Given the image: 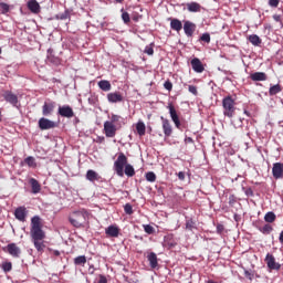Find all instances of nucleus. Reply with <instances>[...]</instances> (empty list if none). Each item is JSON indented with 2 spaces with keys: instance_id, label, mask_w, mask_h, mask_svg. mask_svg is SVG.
Segmentation results:
<instances>
[{
  "instance_id": "obj_41",
  "label": "nucleus",
  "mask_w": 283,
  "mask_h": 283,
  "mask_svg": "<svg viewBox=\"0 0 283 283\" xmlns=\"http://www.w3.org/2000/svg\"><path fill=\"white\" fill-rule=\"evenodd\" d=\"M2 270L6 273L11 272L12 271V262H3Z\"/></svg>"
},
{
  "instance_id": "obj_48",
  "label": "nucleus",
  "mask_w": 283,
  "mask_h": 283,
  "mask_svg": "<svg viewBox=\"0 0 283 283\" xmlns=\"http://www.w3.org/2000/svg\"><path fill=\"white\" fill-rule=\"evenodd\" d=\"M164 87H165V90H167L168 92H171L172 88H174V84H172V82H170V81H166V82L164 83Z\"/></svg>"
},
{
  "instance_id": "obj_49",
  "label": "nucleus",
  "mask_w": 283,
  "mask_h": 283,
  "mask_svg": "<svg viewBox=\"0 0 283 283\" xmlns=\"http://www.w3.org/2000/svg\"><path fill=\"white\" fill-rule=\"evenodd\" d=\"M188 91H189V93H191V94L195 95V96L198 95V88H197V86H195V85H189V86H188Z\"/></svg>"
},
{
  "instance_id": "obj_4",
  "label": "nucleus",
  "mask_w": 283,
  "mask_h": 283,
  "mask_svg": "<svg viewBox=\"0 0 283 283\" xmlns=\"http://www.w3.org/2000/svg\"><path fill=\"white\" fill-rule=\"evenodd\" d=\"M237 103L232 96H226L222 99L223 115L228 118H233L235 115Z\"/></svg>"
},
{
  "instance_id": "obj_53",
  "label": "nucleus",
  "mask_w": 283,
  "mask_h": 283,
  "mask_svg": "<svg viewBox=\"0 0 283 283\" xmlns=\"http://www.w3.org/2000/svg\"><path fill=\"white\" fill-rule=\"evenodd\" d=\"M178 179L184 181L186 179V172L185 171H179L178 172Z\"/></svg>"
},
{
  "instance_id": "obj_54",
  "label": "nucleus",
  "mask_w": 283,
  "mask_h": 283,
  "mask_svg": "<svg viewBox=\"0 0 283 283\" xmlns=\"http://www.w3.org/2000/svg\"><path fill=\"white\" fill-rule=\"evenodd\" d=\"M98 283H107V277L103 274H99Z\"/></svg>"
},
{
  "instance_id": "obj_35",
  "label": "nucleus",
  "mask_w": 283,
  "mask_h": 283,
  "mask_svg": "<svg viewBox=\"0 0 283 283\" xmlns=\"http://www.w3.org/2000/svg\"><path fill=\"white\" fill-rule=\"evenodd\" d=\"M145 177L148 182H156L157 180V175L154 171L146 172Z\"/></svg>"
},
{
  "instance_id": "obj_1",
  "label": "nucleus",
  "mask_w": 283,
  "mask_h": 283,
  "mask_svg": "<svg viewBox=\"0 0 283 283\" xmlns=\"http://www.w3.org/2000/svg\"><path fill=\"white\" fill-rule=\"evenodd\" d=\"M114 170L118 177H134L136 175L135 168L128 164V158L124 153H119L117 159L114 161Z\"/></svg>"
},
{
  "instance_id": "obj_45",
  "label": "nucleus",
  "mask_w": 283,
  "mask_h": 283,
  "mask_svg": "<svg viewBox=\"0 0 283 283\" xmlns=\"http://www.w3.org/2000/svg\"><path fill=\"white\" fill-rule=\"evenodd\" d=\"M144 53L147 54L148 56H153L154 53H155V50L151 45H146L145 50H144Z\"/></svg>"
},
{
  "instance_id": "obj_56",
  "label": "nucleus",
  "mask_w": 283,
  "mask_h": 283,
  "mask_svg": "<svg viewBox=\"0 0 283 283\" xmlns=\"http://www.w3.org/2000/svg\"><path fill=\"white\" fill-rule=\"evenodd\" d=\"M279 241H280V243L283 244V230L281 231V233L279 235Z\"/></svg>"
},
{
  "instance_id": "obj_52",
  "label": "nucleus",
  "mask_w": 283,
  "mask_h": 283,
  "mask_svg": "<svg viewBox=\"0 0 283 283\" xmlns=\"http://www.w3.org/2000/svg\"><path fill=\"white\" fill-rule=\"evenodd\" d=\"M244 275L248 277L250 281L253 280V274L249 270H244Z\"/></svg>"
},
{
  "instance_id": "obj_10",
  "label": "nucleus",
  "mask_w": 283,
  "mask_h": 283,
  "mask_svg": "<svg viewBox=\"0 0 283 283\" xmlns=\"http://www.w3.org/2000/svg\"><path fill=\"white\" fill-rule=\"evenodd\" d=\"M169 115L177 129L181 128V122L174 105H168Z\"/></svg>"
},
{
  "instance_id": "obj_16",
  "label": "nucleus",
  "mask_w": 283,
  "mask_h": 283,
  "mask_svg": "<svg viewBox=\"0 0 283 283\" xmlns=\"http://www.w3.org/2000/svg\"><path fill=\"white\" fill-rule=\"evenodd\" d=\"M107 101L111 104L122 103L124 101V96L119 92L108 93Z\"/></svg>"
},
{
  "instance_id": "obj_19",
  "label": "nucleus",
  "mask_w": 283,
  "mask_h": 283,
  "mask_svg": "<svg viewBox=\"0 0 283 283\" xmlns=\"http://www.w3.org/2000/svg\"><path fill=\"white\" fill-rule=\"evenodd\" d=\"M27 7H28L29 11L33 14H39L41 11V6L36 0L28 1Z\"/></svg>"
},
{
  "instance_id": "obj_36",
  "label": "nucleus",
  "mask_w": 283,
  "mask_h": 283,
  "mask_svg": "<svg viewBox=\"0 0 283 283\" xmlns=\"http://www.w3.org/2000/svg\"><path fill=\"white\" fill-rule=\"evenodd\" d=\"M10 12V6L4 2H0V14H7Z\"/></svg>"
},
{
  "instance_id": "obj_31",
  "label": "nucleus",
  "mask_w": 283,
  "mask_h": 283,
  "mask_svg": "<svg viewBox=\"0 0 283 283\" xmlns=\"http://www.w3.org/2000/svg\"><path fill=\"white\" fill-rule=\"evenodd\" d=\"M282 92V86L280 84L272 85L269 90L270 96H275Z\"/></svg>"
},
{
  "instance_id": "obj_55",
  "label": "nucleus",
  "mask_w": 283,
  "mask_h": 283,
  "mask_svg": "<svg viewBox=\"0 0 283 283\" xmlns=\"http://www.w3.org/2000/svg\"><path fill=\"white\" fill-rule=\"evenodd\" d=\"M273 20H274L275 22H281V21H282V18L280 17V14H274V15H273Z\"/></svg>"
},
{
  "instance_id": "obj_58",
  "label": "nucleus",
  "mask_w": 283,
  "mask_h": 283,
  "mask_svg": "<svg viewBox=\"0 0 283 283\" xmlns=\"http://www.w3.org/2000/svg\"><path fill=\"white\" fill-rule=\"evenodd\" d=\"M207 283H218V282L214 280H208Z\"/></svg>"
},
{
  "instance_id": "obj_62",
  "label": "nucleus",
  "mask_w": 283,
  "mask_h": 283,
  "mask_svg": "<svg viewBox=\"0 0 283 283\" xmlns=\"http://www.w3.org/2000/svg\"><path fill=\"white\" fill-rule=\"evenodd\" d=\"M2 120V118L0 117V122Z\"/></svg>"
},
{
  "instance_id": "obj_5",
  "label": "nucleus",
  "mask_w": 283,
  "mask_h": 283,
  "mask_svg": "<svg viewBox=\"0 0 283 283\" xmlns=\"http://www.w3.org/2000/svg\"><path fill=\"white\" fill-rule=\"evenodd\" d=\"M117 130L118 127L116 124H113V122L109 120L104 122V134L107 138H114Z\"/></svg>"
},
{
  "instance_id": "obj_13",
  "label": "nucleus",
  "mask_w": 283,
  "mask_h": 283,
  "mask_svg": "<svg viewBox=\"0 0 283 283\" xmlns=\"http://www.w3.org/2000/svg\"><path fill=\"white\" fill-rule=\"evenodd\" d=\"M3 99L9 103L10 105H12L13 107H15L19 103V98L18 95H15L14 93H12L11 91H6L3 93Z\"/></svg>"
},
{
  "instance_id": "obj_22",
  "label": "nucleus",
  "mask_w": 283,
  "mask_h": 283,
  "mask_svg": "<svg viewBox=\"0 0 283 283\" xmlns=\"http://www.w3.org/2000/svg\"><path fill=\"white\" fill-rule=\"evenodd\" d=\"M170 29L179 33L184 29V24L179 19H170Z\"/></svg>"
},
{
  "instance_id": "obj_12",
  "label": "nucleus",
  "mask_w": 283,
  "mask_h": 283,
  "mask_svg": "<svg viewBox=\"0 0 283 283\" xmlns=\"http://www.w3.org/2000/svg\"><path fill=\"white\" fill-rule=\"evenodd\" d=\"M272 176L275 180L283 178V163H274L272 166Z\"/></svg>"
},
{
  "instance_id": "obj_42",
  "label": "nucleus",
  "mask_w": 283,
  "mask_h": 283,
  "mask_svg": "<svg viewBox=\"0 0 283 283\" xmlns=\"http://www.w3.org/2000/svg\"><path fill=\"white\" fill-rule=\"evenodd\" d=\"M69 18H70L69 11H64L63 13L56 14V19L61 21L67 20Z\"/></svg>"
},
{
  "instance_id": "obj_9",
  "label": "nucleus",
  "mask_w": 283,
  "mask_h": 283,
  "mask_svg": "<svg viewBox=\"0 0 283 283\" xmlns=\"http://www.w3.org/2000/svg\"><path fill=\"white\" fill-rule=\"evenodd\" d=\"M57 114L64 118H73L74 111L70 105L59 106Z\"/></svg>"
},
{
  "instance_id": "obj_59",
  "label": "nucleus",
  "mask_w": 283,
  "mask_h": 283,
  "mask_svg": "<svg viewBox=\"0 0 283 283\" xmlns=\"http://www.w3.org/2000/svg\"><path fill=\"white\" fill-rule=\"evenodd\" d=\"M54 254L56 255V256H59L60 255V251H54Z\"/></svg>"
},
{
  "instance_id": "obj_6",
  "label": "nucleus",
  "mask_w": 283,
  "mask_h": 283,
  "mask_svg": "<svg viewBox=\"0 0 283 283\" xmlns=\"http://www.w3.org/2000/svg\"><path fill=\"white\" fill-rule=\"evenodd\" d=\"M4 251L10 254L12 258L19 259L21 256V248L17 243H8L4 248Z\"/></svg>"
},
{
  "instance_id": "obj_15",
  "label": "nucleus",
  "mask_w": 283,
  "mask_h": 283,
  "mask_svg": "<svg viewBox=\"0 0 283 283\" xmlns=\"http://www.w3.org/2000/svg\"><path fill=\"white\" fill-rule=\"evenodd\" d=\"M55 109V102H44L42 106V115L48 117L53 114Z\"/></svg>"
},
{
  "instance_id": "obj_43",
  "label": "nucleus",
  "mask_w": 283,
  "mask_h": 283,
  "mask_svg": "<svg viewBox=\"0 0 283 283\" xmlns=\"http://www.w3.org/2000/svg\"><path fill=\"white\" fill-rule=\"evenodd\" d=\"M144 231L147 234H154L155 233V228L151 224H144Z\"/></svg>"
},
{
  "instance_id": "obj_38",
  "label": "nucleus",
  "mask_w": 283,
  "mask_h": 283,
  "mask_svg": "<svg viewBox=\"0 0 283 283\" xmlns=\"http://www.w3.org/2000/svg\"><path fill=\"white\" fill-rule=\"evenodd\" d=\"M273 231V227L271 224H264L263 228L261 229V232L263 234H271V232Z\"/></svg>"
},
{
  "instance_id": "obj_30",
  "label": "nucleus",
  "mask_w": 283,
  "mask_h": 283,
  "mask_svg": "<svg viewBox=\"0 0 283 283\" xmlns=\"http://www.w3.org/2000/svg\"><path fill=\"white\" fill-rule=\"evenodd\" d=\"M249 42L254 46H260L262 44V39H260L258 34H251L249 36Z\"/></svg>"
},
{
  "instance_id": "obj_32",
  "label": "nucleus",
  "mask_w": 283,
  "mask_h": 283,
  "mask_svg": "<svg viewBox=\"0 0 283 283\" xmlns=\"http://www.w3.org/2000/svg\"><path fill=\"white\" fill-rule=\"evenodd\" d=\"M87 263L86 255H77L74 258V264L75 265H85Z\"/></svg>"
},
{
  "instance_id": "obj_46",
  "label": "nucleus",
  "mask_w": 283,
  "mask_h": 283,
  "mask_svg": "<svg viewBox=\"0 0 283 283\" xmlns=\"http://www.w3.org/2000/svg\"><path fill=\"white\" fill-rule=\"evenodd\" d=\"M124 211L126 214L132 216L134 213L133 206L130 203H126L124 206Z\"/></svg>"
},
{
  "instance_id": "obj_39",
  "label": "nucleus",
  "mask_w": 283,
  "mask_h": 283,
  "mask_svg": "<svg viewBox=\"0 0 283 283\" xmlns=\"http://www.w3.org/2000/svg\"><path fill=\"white\" fill-rule=\"evenodd\" d=\"M196 228V222L192 219L186 221V229L192 231Z\"/></svg>"
},
{
  "instance_id": "obj_37",
  "label": "nucleus",
  "mask_w": 283,
  "mask_h": 283,
  "mask_svg": "<svg viewBox=\"0 0 283 283\" xmlns=\"http://www.w3.org/2000/svg\"><path fill=\"white\" fill-rule=\"evenodd\" d=\"M53 49H48V61L54 64L59 63V59L52 57Z\"/></svg>"
},
{
  "instance_id": "obj_50",
  "label": "nucleus",
  "mask_w": 283,
  "mask_h": 283,
  "mask_svg": "<svg viewBox=\"0 0 283 283\" xmlns=\"http://www.w3.org/2000/svg\"><path fill=\"white\" fill-rule=\"evenodd\" d=\"M269 6L271 8H277L280 6V0H269Z\"/></svg>"
},
{
  "instance_id": "obj_29",
  "label": "nucleus",
  "mask_w": 283,
  "mask_h": 283,
  "mask_svg": "<svg viewBox=\"0 0 283 283\" xmlns=\"http://www.w3.org/2000/svg\"><path fill=\"white\" fill-rule=\"evenodd\" d=\"M136 130L139 136H145L146 135V124L144 122L139 120L136 124Z\"/></svg>"
},
{
  "instance_id": "obj_34",
  "label": "nucleus",
  "mask_w": 283,
  "mask_h": 283,
  "mask_svg": "<svg viewBox=\"0 0 283 283\" xmlns=\"http://www.w3.org/2000/svg\"><path fill=\"white\" fill-rule=\"evenodd\" d=\"M264 220L268 223H273L275 221V212H273V211L266 212L264 216Z\"/></svg>"
},
{
  "instance_id": "obj_18",
  "label": "nucleus",
  "mask_w": 283,
  "mask_h": 283,
  "mask_svg": "<svg viewBox=\"0 0 283 283\" xmlns=\"http://www.w3.org/2000/svg\"><path fill=\"white\" fill-rule=\"evenodd\" d=\"M105 234L111 238H118L120 234V229L117 226L111 224L105 229Z\"/></svg>"
},
{
  "instance_id": "obj_14",
  "label": "nucleus",
  "mask_w": 283,
  "mask_h": 283,
  "mask_svg": "<svg viewBox=\"0 0 283 283\" xmlns=\"http://www.w3.org/2000/svg\"><path fill=\"white\" fill-rule=\"evenodd\" d=\"M190 64H191L192 71L198 73V74L203 73L205 70H206L203 63L198 57H193L191 60Z\"/></svg>"
},
{
  "instance_id": "obj_28",
  "label": "nucleus",
  "mask_w": 283,
  "mask_h": 283,
  "mask_svg": "<svg viewBox=\"0 0 283 283\" xmlns=\"http://www.w3.org/2000/svg\"><path fill=\"white\" fill-rule=\"evenodd\" d=\"M98 87L99 90H102L103 92H109L112 91V84L109 81L107 80H102L98 82Z\"/></svg>"
},
{
  "instance_id": "obj_24",
  "label": "nucleus",
  "mask_w": 283,
  "mask_h": 283,
  "mask_svg": "<svg viewBox=\"0 0 283 283\" xmlns=\"http://www.w3.org/2000/svg\"><path fill=\"white\" fill-rule=\"evenodd\" d=\"M250 78L253 82H264V81H266V73H264V72H254L250 75Z\"/></svg>"
},
{
  "instance_id": "obj_47",
  "label": "nucleus",
  "mask_w": 283,
  "mask_h": 283,
  "mask_svg": "<svg viewBox=\"0 0 283 283\" xmlns=\"http://www.w3.org/2000/svg\"><path fill=\"white\" fill-rule=\"evenodd\" d=\"M122 20L125 24H128L130 22V15L128 12H123L122 13Z\"/></svg>"
},
{
  "instance_id": "obj_23",
  "label": "nucleus",
  "mask_w": 283,
  "mask_h": 283,
  "mask_svg": "<svg viewBox=\"0 0 283 283\" xmlns=\"http://www.w3.org/2000/svg\"><path fill=\"white\" fill-rule=\"evenodd\" d=\"M201 9H202V7L198 2H189V3H187V10L190 13L201 12Z\"/></svg>"
},
{
  "instance_id": "obj_57",
  "label": "nucleus",
  "mask_w": 283,
  "mask_h": 283,
  "mask_svg": "<svg viewBox=\"0 0 283 283\" xmlns=\"http://www.w3.org/2000/svg\"><path fill=\"white\" fill-rule=\"evenodd\" d=\"M187 143H193V139L191 137L186 138Z\"/></svg>"
},
{
  "instance_id": "obj_51",
  "label": "nucleus",
  "mask_w": 283,
  "mask_h": 283,
  "mask_svg": "<svg viewBox=\"0 0 283 283\" xmlns=\"http://www.w3.org/2000/svg\"><path fill=\"white\" fill-rule=\"evenodd\" d=\"M223 231H224V224L218 223V224H217V233H218V234H222Z\"/></svg>"
},
{
  "instance_id": "obj_60",
  "label": "nucleus",
  "mask_w": 283,
  "mask_h": 283,
  "mask_svg": "<svg viewBox=\"0 0 283 283\" xmlns=\"http://www.w3.org/2000/svg\"><path fill=\"white\" fill-rule=\"evenodd\" d=\"M124 0H116L117 3H123Z\"/></svg>"
},
{
  "instance_id": "obj_17",
  "label": "nucleus",
  "mask_w": 283,
  "mask_h": 283,
  "mask_svg": "<svg viewBox=\"0 0 283 283\" xmlns=\"http://www.w3.org/2000/svg\"><path fill=\"white\" fill-rule=\"evenodd\" d=\"M163 122V132L166 137H170L172 135V126L169 119L165 118L164 116L160 117Z\"/></svg>"
},
{
  "instance_id": "obj_27",
  "label": "nucleus",
  "mask_w": 283,
  "mask_h": 283,
  "mask_svg": "<svg viewBox=\"0 0 283 283\" xmlns=\"http://www.w3.org/2000/svg\"><path fill=\"white\" fill-rule=\"evenodd\" d=\"M99 179V175L93 170V169H88L86 171V180L91 181V182H95Z\"/></svg>"
},
{
  "instance_id": "obj_33",
  "label": "nucleus",
  "mask_w": 283,
  "mask_h": 283,
  "mask_svg": "<svg viewBox=\"0 0 283 283\" xmlns=\"http://www.w3.org/2000/svg\"><path fill=\"white\" fill-rule=\"evenodd\" d=\"M24 163L28 165V167L30 168H35L36 167V161H35V158L33 156H28L25 159H24Z\"/></svg>"
},
{
  "instance_id": "obj_44",
  "label": "nucleus",
  "mask_w": 283,
  "mask_h": 283,
  "mask_svg": "<svg viewBox=\"0 0 283 283\" xmlns=\"http://www.w3.org/2000/svg\"><path fill=\"white\" fill-rule=\"evenodd\" d=\"M33 243H34V248L36 249V251H42L43 250V242L41 240H33Z\"/></svg>"
},
{
  "instance_id": "obj_40",
  "label": "nucleus",
  "mask_w": 283,
  "mask_h": 283,
  "mask_svg": "<svg viewBox=\"0 0 283 283\" xmlns=\"http://www.w3.org/2000/svg\"><path fill=\"white\" fill-rule=\"evenodd\" d=\"M200 41L209 44L211 42V35L210 33L206 32L200 36Z\"/></svg>"
},
{
  "instance_id": "obj_20",
  "label": "nucleus",
  "mask_w": 283,
  "mask_h": 283,
  "mask_svg": "<svg viewBox=\"0 0 283 283\" xmlns=\"http://www.w3.org/2000/svg\"><path fill=\"white\" fill-rule=\"evenodd\" d=\"M14 217L17 220H19L20 222H24L27 219V208L25 207H18L14 210Z\"/></svg>"
},
{
  "instance_id": "obj_2",
  "label": "nucleus",
  "mask_w": 283,
  "mask_h": 283,
  "mask_svg": "<svg viewBox=\"0 0 283 283\" xmlns=\"http://www.w3.org/2000/svg\"><path fill=\"white\" fill-rule=\"evenodd\" d=\"M92 217L91 211L85 208L74 210L69 214V221L74 228H84L90 223Z\"/></svg>"
},
{
  "instance_id": "obj_11",
  "label": "nucleus",
  "mask_w": 283,
  "mask_h": 283,
  "mask_svg": "<svg viewBox=\"0 0 283 283\" xmlns=\"http://www.w3.org/2000/svg\"><path fill=\"white\" fill-rule=\"evenodd\" d=\"M197 30V24L187 20L184 23V32L186 34L187 38H192L195 32Z\"/></svg>"
},
{
  "instance_id": "obj_21",
  "label": "nucleus",
  "mask_w": 283,
  "mask_h": 283,
  "mask_svg": "<svg viewBox=\"0 0 283 283\" xmlns=\"http://www.w3.org/2000/svg\"><path fill=\"white\" fill-rule=\"evenodd\" d=\"M29 184L31 186V192L38 195L41 192V184L35 178H30Z\"/></svg>"
},
{
  "instance_id": "obj_7",
  "label": "nucleus",
  "mask_w": 283,
  "mask_h": 283,
  "mask_svg": "<svg viewBox=\"0 0 283 283\" xmlns=\"http://www.w3.org/2000/svg\"><path fill=\"white\" fill-rule=\"evenodd\" d=\"M40 130H50L56 127V123L45 117H41L38 122Z\"/></svg>"
},
{
  "instance_id": "obj_3",
  "label": "nucleus",
  "mask_w": 283,
  "mask_h": 283,
  "mask_svg": "<svg viewBox=\"0 0 283 283\" xmlns=\"http://www.w3.org/2000/svg\"><path fill=\"white\" fill-rule=\"evenodd\" d=\"M30 234L33 241H42L45 238V233L41 228V218L39 216H34L31 219Z\"/></svg>"
},
{
  "instance_id": "obj_26",
  "label": "nucleus",
  "mask_w": 283,
  "mask_h": 283,
  "mask_svg": "<svg viewBox=\"0 0 283 283\" xmlns=\"http://www.w3.org/2000/svg\"><path fill=\"white\" fill-rule=\"evenodd\" d=\"M124 118L120 115L112 114L111 120L108 123H112L113 125L117 126L118 128H122V123Z\"/></svg>"
},
{
  "instance_id": "obj_25",
  "label": "nucleus",
  "mask_w": 283,
  "mask_h": 283,
  "mask_svg": "<svg viewBox=\"0 0 283 283\" xmlns=\"http://www.w3.org/2000/svg\"><path fill=\"white\" fill-rule=\"evenodd\" d=\"M147 260L151 269H156L158 266V256L155 252H150L147 255Z\"/></svg>"
},
{
  "instance_id": "obj_8",
  "label": "nucleus",
  "mask_w": 283,
  "mask_h": 283,
  "mask_svg": "<svg viewBox=\"0 0 283 283\" xmlns=\"http://www.w3.org/2000/svg\"><path fill=\"white\" fill-rule=\"evenodd\" d=\"M265 263L270 270L280 271V269L282 268V264H280V262H276L275 256L271 253H268L265 255Z\"/></svg>"
},
{
  "instance_id": "obj_61",
  "label": "nucleus",
  "mask_w": 283,
  "mask_h": 283,
  "mask_svg": "<svg viewBox=\"0 0 283 283\" xmlns=\"http://www.w3.org/2000/svg\"><path fill=\"white\" fill-rule=\"evenodd\" d=\"M2 53V50H0V54Z\"/></svg>"
}]
</instances>
